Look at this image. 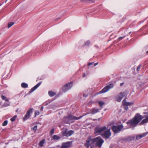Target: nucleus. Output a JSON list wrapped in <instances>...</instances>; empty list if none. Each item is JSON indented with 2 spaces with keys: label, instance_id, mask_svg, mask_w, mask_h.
Instances as JSON below:
<instances>
[{
  "label": "nucleus",
  "instance_id": "1",
  "mask_svg": "<svg viewBox=\"0 0 148 148\" xmlns=\"http://www.w3.org/2000/svg\"><path fill=\"white\" fill-rule=\"evenodd\" d=\"M144 118L145 119L140 123V125H143L148 122V115L143 116L137 113L133 118L129 120L127 122V124L128 125H130L131 126L135 127L141 120Z\"/></svg>",
  "mask_w": 148,
  "mask_h": 148
},
{
  "label": "nucleus",
  "instance_id": "2",
  "mask_svg": "<svg viewBox=\"0 0 148 148\" xmlns=\"http://www.w3.org/2000/svg\"><path fill=\"white\" fill-rule=\"evenodd\" d=\"M83 116H81L77 117L71 115H69L67 117L64 116L63 119V121L66 123L69 124L70 122H74V120H77L80 119Z\"/></svg>",
  "mask_w": 148,
  "mask_h": 148
},
{
  "label": "nucleus",
  "instance_id": "3",
  "mask_svg": "<svg viewBox=\"0 0 148 148\" xmlns=\"http://www.w3.org/2000/svg\"><path fill=\"white\" fill-rule=\"evenodd\" d=\"M96 139L95 138H92L91 136L88 137L86 143H84L85 146L87 148H95V144Z\"/></svg>",
  "mask_w": 148,
  "mask_h": 148
},
{
  "label": "nucleus",
  "instance_id": "4",
  "mask_svg": "<svg viewBox=\"0 0 148 148\" xmlns=\"http://www.w3.org/2000/svg\"><path fill=\"white\" fill-rule=\"evenodd\" d=\"M95 139H96L95 141V147H98L99 148H101L104 142V140L100 137L95 138Z\"/></svg>",
  "mask_w": 148,
  "mask_h": 148
},
{
  "label": "nucleus",
  "instance_id": "5",
  "mask_svg": "<svg viewBox=\"0 0 148 148\" xmlns=\"http://www.w3.org/2000/svg\"><path fill=\"white\" fill-rule=\"evenodd\" d=\"M73 82H71L67 84L62 87V91L65 92L68 90L70 89L73 86Z\"/></svg>",
  "mask_w": 148,
  "mask_h": 148
},
{
  "label": "nucleus",
  "instance_id": "6",
  "mask_svg": "<svg viewBox=\"0 0 148 148\" xmlns=\"http://www.w3.org/2000/svg\"><path fill=\"white\" fill-rule=\"evenodd\" d=\"M123 127V125H114L112 127V130L115 133L119 132Z\"/></svg>",
  "mask_w": 148,
  "mask_h": 148
},
{
  "label": "nucleus",
  "instance_id": "7",
  "mask_svg": "<svg viewBox=\"0 0 148 148\" xmlns=\"http://www.w3.org/2000/svg\"><path fill=\"white\" fill-rule=\"evenodd\" d=\"M114 86L113 84L111 83L104 87L101 91L99 92V93H104L108 91L110 89Z\"/></svg>",
  "mask_w": 148,
  "mask_h": 148
},
{
  "label": "nucleus",
  "instance_id": "8",
  "mask_svg": "<svg viewBox=\"0 0 148 148\" xmlns=\"http://www.w3.org/2000/svg\"><path fill=\"white\" fill-rule=\"evenodd\" d=\"M106 129V126H103L101 127H97L95 129L94 133L96 134H100L105 130Z\"/></svg>",
  "mask_w": 148,
  "mask_h": 148
},
{
  "label": "nucleus",
  "instance_id": "9",
  "mask_svg": "<svg viewBox=\"0 0 148 148\" xmlns=\"http://www.w3.org/2000/svg\"><path fill=\"white\" fill-rule=\"evenodd\" d=\"M33 109L30 108L27 110L26 114L23 118V120L24 121H25L27 120L30 116V114L32 113Z\"/></svg>",
  "mask_w": 148,
  "mask_h": 148
},
{
  "label": "nucleus",
  "instance_id": "10",
  "mask_svg": "<svg viewBox=\"0 0 148 148\" xmlns=\"http://www.w3.org/2000/svg\"><path fill=\"white\" fill-rule=\"evenodd\" d=\"M72 146V143L70 141H68L63 143L62 145L60 148H69Z\"/></svg>",
  "mask_w": 148,
  "mask_h": 148
},
{
  "label": "nucleus",
  "instance_id": "11",
  "mask_svg": "<svg viewBox=\"0 0 148 148\" xmlns=\"http://www.w3.org/2000/svg\"><path fill=\"white\" fill-rule=\"evenodd\" d=\"M125 93L124 92H121L119 95L116 97L117 101L118 102H120L122 99L125 96Z\"/></svg>",
  "mask_w": 148,
  "mask_h": 148
},
{
  "label": "nucleus",
  "instance_id": "12",
  "mask_svg": "<svg viewBox=\"0 0 148 148\" xmlns=\"http://www.w3.org/2000/svg\"><path fill=\"white\" fill-rule=\"evenodd\" d=\"M111 133L109 130L105 131L103 134V137L106 138H108L110 136Z\"/></svg>",
  "mask_w": 148,
  "mask_h": 148
},
{
  "label": "nucleus",
  "instance_id": "13",
  "mask_svg": "<svg viewBox=\"0 0 148 148\" xmlns=\"http://www.w3.org/2000/svg\"><path fill=\"white\" fill-rule=\"evenodd\" d=\"M41 82H40L38 83L36 86L32 88L29 91V93H31L36 89L41 84Z\"/></svg>",
  "mask_w": 148,
  "mask_h": 148
},
{
  "label": "nucleus",
  "instance_id": "14",
  "mask_svg": "<svg viewBox=\"0 0 148 148\" xmlns=\"http://www.w3.org/2000/svg\"><path fill=\"white\" fill-rule=\"evenodd\" d=\"M147 134V133H144L140 135H137L136 137V139L138 140L143 137L145 136Z\"/></svg>",
  "mask_w": 148,
  "mask_h": 148
},
{
  "label": "nucleus",
  "instance_id": "15",
  "mask_svg": "<svg viewBox=\"0 0 148 148\" xmlns=\"http://www.w3.org/2000/svg\"><path fill=\"white\" fill-rule=\"evenodd\" d=\"M135 137L133 136H130L126 137L125 138V140L127 141H131L134 140Z\"/></svg>",
  "mask_w": 148,
  "mask_h": 148
},
{
  "label": "nucleus",
  "instance_id": "16",
  "mask_svg": "<svg viewBox=\"0 0 148 148\" xmlns=\"http://www.w3.org/2000/svg\"><path fill=\"white\" fill-rule=\"evenodd\" d=\"M68 132V129L66 128L63 129V130L62 132V135L64 136H66V134H67Z\"/></svg>",
  "mask_w": 148,
  "mask_h": 148
},
{
  "label": "nucleus",
  "instance_id": "17",
  "mask_svg": "<svg viewBox=\"0 0 148 148\" xmlns=\"http://www.w3.org/2000/svg\"><path fill=\"white\" fill-rule=\"evenodd\" d=\"M73 131L70 130L67 132V134H66V137H69L71 136L73 133Z\"/></svg>",
  "mask_w": 148,
  "mask_h": 148
},
{
  "label": "nucleus",
  "instance_id": "18",
  "mask_svg": "<svg viewBox=\"0 0 148 148\" xmlns=\"http://www.w3.org/2000/svg\"><path fill=\"white\" fill-rule=\"evenodd\" d=\"M99 111V109L97 108H95L92 109L91 112V113L93 114H94L95 113L98 112Z\"/></svg>",
  "mask_w": 148,
  "mask_h": 148
},
{
  "label": "nucleus",
  "instance_id": "19",
  "mask_svg": "<svg viewBox=\"0 0 148 148\" xmlns=\"http://www.w3.org/2000/svg\"><path fill=\"white\" fill-rule=\"evenodd\" d=\"M48 94L50 97H52L56 95V93L52 91H49Z\"/></svg>",
  "mask_w": 148,
  "mask_h": 148
},
{
  "label": "nucleus",
  "instance_id": "20",
  "mask_svg": "<svg viewBox=\"0 0 148 148\" xmlns=\"http://www.w3.org/2000/svg\"><path fill=\"white\" fill-rule=\"evenodd\" d=\"M60 138V137L56 135H53L52 137V139L55 140H57Z\"/></svg>",
  "mask_w": 148,
  "mask_h": 148
},
{
  "label": "nucleus",
  "instance_id": "21",
  "mask_svg": "<svg viewBox=\"0 0 148 148\" xmlns=\"http://www.w3.org/2000/svg\"><path fill=\"white\" fill-rule=\"evenodd\" d=\"M21 87L23 88H27L28 86V85L24 82L22 83L21 84Z\"/></svg>",
  "mask_w": 148,
  "mask_h": 148
},
{
  "label": "nucleus",
  "instance_id": "22",
  "mask_svg": "<svg viewBox=\"0 0 148 148\" xmlns=\"http://www.w3.org/2000/svg\"><path fill=\"white\" fill-rule=\"evenodd\" d=\"M45 140H43L41 141H40L38 144L41 147L43 146V144L45 143Z\"/></svg>",
  "mask_w": 148,
  "mask_h": 148
},
{
  "label": "nucleus",
  "instance_id": "23",
  "mask_svg": "<svg viewBox=\"0 0 148 148\" xmlns=\"http://www.w3.org/2000/svg\"><path fill=\"white\" fill-rule=\"evenodd\" d=\"M1 98L3 100L5 101L6 102H8L9 101V99L5 96L2 95H1Z\"/></svg>",
  "mask_w": 148,
  "mask_h": 148
},
{
  "label": "nucleus",
  "instance_id": "24",
  "mask_svg": "<svg viewBox=\"0 0 148 148\" xmlns=\"http://www.w3.org/2000/svg\"><path fill=\"white\" fill-rule=\"evenodd\" d=\"M10 103L9 101H8V102H6L5 101V102L3 104V106L4 107H7L8 106H10Z\"/></svg>",
  "mask_w": 148,
  "mask_h": 148
},
{
  "label": "nucleus",
  "instance_id": "25",
  "mask_svg": "<svg viewBox=\"0 0 148 148\" xmlns=\"http://www.w3.org/2000/svg\"><path fill=\"white\" fill-rule=\"evenodd\" d=\"M82 2H91L92 3H93L95 2L94 1L92 0H81Z\"/></svg>",
  "mask_w": 148,
  "mask_h": 148
},
{
  "label": "nucleus",
  "instance_id": "26",
  "mask_svg": "<svg viewBox=\"0 0 148 148\" xmlns=\"http://www.w3.org/2000/svg\"><path fill=\"white\" fill-rule=\"evenodd\" d=\"M124 102V101H123V103L124 105H127V106L130 105L131 104H132V103L128 102H125V103Z\"/></svg>",
  "mask_w": 148,
  "mask_h": 148
},
{
  "label": "nucleus",
  "instance_id": "27",
  "mask_svg": "<svg viewBox=\"0 0 148 148\" xmlns=\"http://www.w3.org/2000/svg\"><path fill=\"white\" fill-rule=\"evenodd\" d=\"M99 105L100 107H102L105 104V103L101 101H99L98 102Z\"/></svg>",
  "mask_w": 148,
  "mask_h": 148
},
{
  "label": "nucleus",
  "instance_id": "28",
  "mask_svg": "<svg viewBox=\"0 0 148 148\" xmlns=\"http://www.w3.org/2000/svg\"><path fill=\"white\" fill-rule=\"evenodd\" d=\"M14 24V22H10L8 23V28L10 27L11 26H12V25H13Z\"/></svg>",
  "mask_w": 148,
  "mask_h": 148
},
{
  "label": "nucleus",
  "instance_id": "29",
  "mask_svg": "<svg viewBox=\"0 0 148 148\" xmlns=\"http://www.w3.org/2000/svg\"><path fill=\"white\" fill-rule=\"evenodd\" d=\"M16 117L17 116L16 115H14V116L12 118L10 119L11 121L12 122L14 121L15 120Z\"/></svg>",
  "mask_w": 148,
  "mask_h": 148
},
{
  "label": "nucleus",
  "instance_id": "30",
  "mask_svg": "<svg viewBox=\"0 0 148 148\" xmlns=\"http://www.w3.org/2000/svg\"><path fill=\"white\" fill-rule=\"evenodd\" d=\"M8 123V121L7 120H5L4 121L2 125L3 126H6L7 125Z\"/></svg>",
  "mask_w": 148,
  "mask_h": 148
},
{
  "label": "nucleus",
  "instance_id": "31",
  "mask_svg": "<svg viewBox=\"0 0 148 148\" xmlns=\"http://www.w3.org/2000/svg\"><path fill=\"white\" fill-rule=\"evenodd\" d=\"M87 92V91L85 90V91H84L83 92V95L84 97H87L88 96V94H86V92Z\"/></svg>",
  "mask_w": 148,
  "mask_h": 148
},
{
  "label": "nucleus",
  "instance_id": "32",
  "mask_svg": "<svg viewBox=\"0 0 148 148\" xmlns=\"http://www.w3.org/2000/svg\"><path fill=\"white\" fill-rule=\"evenodd\" d=\"M90 44V42L88 40L86 41L84 44V45L86 46H88V45L89 44Z\"/></svg>",
  "mask_w": 148,
  "mask_h": 148
},
{
  "label": "nucleus",
  "instance_id": "33",
  "mask_svg": "<svg viewBox=\"0 0 148 148\" xmlns=\"http://www.w3.org/2000/svg\"><path fill=\"white\" fill-rule=\"evenodd\" d=\"M37 125H36L33 127L32 128V129H33L34 132H36L37 130Z\"/></svg>",
  "mask_w": 148,
  "mask_h": 148
},
{
  "label": "nucleus",
  "instance_id": "34",
  "mask_svg": "<svg viewBox=\"0 0 148 148\" xmlns=\"http://www.w3.org/2000/svg\"><path fill=\"white\" fill-rule=\"evenodd\" d=\"M54 129H52L50 131V134L51 135H52L53 134L54 132Z\"/></svg>",
  "mask_w": 148,
  "mask_h": 148
},
{
  "label": "nucleus",
  "instance_id": "35",
  "mask_svg": "<svg viewBox=\"0 0 148 148\" xmlns=\"http://www.w3.org/2000/svg\"><path fill=\"white\" fill-rule=\"evenodd\" d=\"M35 116H36V115H38L39 114V112L38 110H36L35 111Z\"/></svg>",
  "mask_w": 148,
  "mask_h": 148
},
{
  "label": "nucleus",
  "instance_id": "36",
  "mask_svg": "<svg viewBox=\"0 0 148 148\" xmlns=\"http://www.w3.org/2000/svg\"><path fill=\"white\" fill-rule=\"evenodd\" d=\"M125 106V107H124V108L125 110H127L128 109V106L127 105H124Z\"/></svg>",
  "mask_w": 148,
  "mask_h": 148
},
{
  "label": "nucleus",
  "instance_id": "37",
  "mask_svg": "<svg viewBox=\"0 0 148 148\" xmlns=\"http://www.w3.org/2000/svg\"><path fill=\"white\" fill-rule=\"evenodd\" d=\"M124 38V36H123V37H119L118 39V40L119 41H120V40H121L123 38Z\"/></svg>",
  "mask_w": 148,
  "mask_h": 148
},
{
  "label": "nucleus",
  "instance_id": "38",
  "mask_svg": "<svg viewBox=\"0 0 148 148\" xmlns=\"http://www.w3.org/2000/svg\"><path fill=\"white\" fill-rule=\"evenodd\" d=\"M140 66H139L137 68V70L138 71H139L140 70Z\"/></svg>",
  "mask_w": 148,
  "mask_h": 148
},
{
  "label": "nucleus",
  "instance_id": "39",
  "mask_svg": "<svg viewBox=\"0 0 148 148\" xmlns=\"http://www.w3.org/2000/svg\"><path fill=\"white\" fill-rule=\"evenodd\" d=\"M86 76V74L85 73H84L82 75V77H84Z\"/></svg>",
  "mask_w": 148,
  "mask_h": 148
},
{
  "label": "nucleus",
  "instance_id": "40",
  "mask_svg": "<svg viewBox=\"0 0 148 148\" xmlns=\"http://www.w3.org/2000/svg\"><path fill=\"white\" fill-rule=\"evenodd\" d=\"M93 62L89 63L88 64V66H90L93 64Z\"/></svg>",
  "mask_w": 148,
  "mask_h": 148
},
{
  "label": "nucleus",
  "instance_id": "41",
  "mask_svg": "<svg viewBox=\"0 0 148 148\" xmlns=\"http://www.w3.org/2000/svg\"><path fill=\"white\" fill-rule=\"evenodd\" d=\"M43 106H42L41 108L40 109V110L41 111H42L43 110Z\"/></svg>",
  "mask_w": 148,
  "mask_h": 148
},
{
  "label": "nucleus",
  "instance_id": "42",
  "mask_svg": "<svg viewBox=\"0 0 148 148\" xmlns=\"http://www.w3.org/2000/svg\"><path fill=\"white\" fill-rule=\"evenodd\" d=\"M124 84V82H123V83H121L120 84V86H123V84Z\"/></svg>",
  "mask_w": 148,
  "mask_h": 148
},
{
  "label": "nucleus",
  "instance_id": "43",
  "mask_svg": "<svg viewBox=\"0 0 148 148\" xmlns=\"http://www.w3.org/2000/svg\"><path fill=\"white\" fill-rule=\"evenodd\" d=\"M98 62H97L96 63H95L94 64V66H96L97 64H98Z\"/></svg>",
  "mask_w": 148,
  "mask_h": 148
},
{
  "label": "nucleus",
  "instance_id": "44",
  "mask_svg": "<svg viewBox=\"0 0 148 148\" xmlns=\"http://www.w3.org/2000/svg\"><path fill=\"white\" fill-rule=\"evenodd\" d=\"M56 147H57L58 148L60 147V148L61 147H60V145H57L56 146Z\"/></svg>",
  "mask_w": 148,
  "mask_h": 148
},
{
  "label": "nucleus",
  "instance_id": "45",
  "mask_svg": "<svg viewBox=\"0 0 148 148\" xmlns=\"http://www.w3.org/2000/svg\"><path fill=\"white\" fill-rule=\"evenodd\" d=\"M3 3H2L0 4V6H1L3 4Z\"/></svg>",
  "mask_w": 148,
  "mask_h": 148
},
{
  "label": "nucleus",
  "instance_id": "46",
  "mask_svg": "<svg viewBox=\"0 0 148 148\" xmlns=\"http://www.w3.org/2000/svg\"><path fill=\"white\" fill-rule=\"evenodd\" d=\"M146 53L147 54H148V51H147V52H146Z\"/></svg>",
  "mask_w": 148,
  "mask_h": 148
},
{
  "label": "nucleus",
  "instance_id": "47",
  "mask_svg": "<svg viewBox=\"0 0 148 148\" xmlns=\"http://www.w3.org/2000/svg\"><path fill=\"white\" fill-rule=\"evenodd\" d=\"M7 1H8V0H6V1H5V3H6Z\"/></svg>",
  "mask_w": 148,
  "mask_h": 148
},
{
  "label": "nucleus",
  "instance_id": "48",
  "mask_svg": "<svg viewBox=\"0 0 148 148\" xmlns=\"http://www.w3.org/2000/svg\"><path fill=\"white\" fill-rule=\"evenodd\" d=\"M98 119L99 120H100V118H99V119Z\"/></svg>",
  "mask_w": 148,
  "mask_h": 148
},
{
  "label": "nucleus",
  "instance_id": "49",
  "mask_svg": "<svg viewBox=\"0 0 148 148\" xmlns=\"http://www.w3.org/2000/svg\"><path fill=\"white\" fill-rule=\"evenodd\" d=\"M58 19H56V20H57Z\"/></svg>",
  "mask_w": 148,
  "mask_h": 148
},
{
  "label": "nucleus",
  "instance_id": "50",
  "mask_svg": "<svg viewBox=\"0 0 148 148\" xmlns=\"http://www.w3.org/2000/svg\"><path fill=\"white\" fill-rule=\"evenodd\" d=\"M79 96L80 97H81V96Z\"/></svg>",
  "mask_w": 148,
  "mask_h": 148
},
{
  "label": "nucleus",
  "instance_id": "51",
  "mask_svg": "<svg viewBox=\"0 0 148 148\" xmlns=\"http://www.w3.org/2000/svg\"><path fill=\"white\" fill-rule=\"evenodd\" d=\"M94 120H96V119H94Z\"/></svg>",
  "mask_w": 148,
  "mask_h": 148
},
{
  "label": "nucleus",
  "instance_id": "52",
  "mask_svg": "<svg viewBox=\"0 0 148 148\" xmlns=\"http://www.w3.org/2000/svg\"><path fill=\"white\" fill-rule=\"evenodd\" d=\"M94 120H96V119H94Z\"/></svg>",
  "mask_w": 148,
  "mask_h": 148
},
{
  "label": "nucleus",
  "instance_id": "53",
  "mask_svg": "<svg viewBox=\"0 0 148 148\" xmlns=\"http://www.w3.org/2000/svg\"><path fill=\"white\" fill-rule=\"evenodd\" d=\"M1 34V33H0V34Z\"/></svg>",
  "mask_w": 148,
  "mask_h": 148
}]
</instances>
